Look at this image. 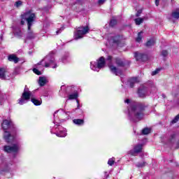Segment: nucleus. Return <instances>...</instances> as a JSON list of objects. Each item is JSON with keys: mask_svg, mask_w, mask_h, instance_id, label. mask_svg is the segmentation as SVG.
Instances as JSON below:
<instances>
[{"mask_svg": "<svg viewBox=\"0 0 179 179\" xmlns=\"http://www.w3.org/2000/svg\"><path fill=\"white\" fill-rule=\"evenodd\" d=\"M78 106H77V108L73 109V111H76V110H79V108H80V104H79V100L76 101Z\"/></svg>", "mask_w": 179, "mask_h": 179, "instance_id": "38", "label": "nucleus"}, {"mask_svg": "<svg viewBox=\"0 0 179 179\" xmlns=\"http://www.w3.org/2000/svg\"><path fill=\"white\" fill-rule=\"evenodd\" d=\"M104 2H106V0H98V3L99 5H103V3H104Z\"/></svg>", "mask_w": 179, "mask_h": 179, "instance_id": "41", "label": "nucleus"}, {"mask_svg": "<svg viewBox=\"0 0 179 179\" xmlns=\"http://www.w3.org/2000/svg\"><path fill=\"white\" fill-rule=\"evenodd\" d=\"M162 57H167V55H169V52H167V50H162Z\"/></svg>", "mask_w": 179, "mask_h": 179, "instance_id": "33", "label": "nucleus"}, {"mask_svg": "<svg viewBox=\"0 0 179 179\" xmlns=\"http://www.w3.org/2000/svg\"><path fill=\"white\" fill-rule=\"evenodd\" d=\"M8 60L10 61V62H14V64H17V62L20 61L19 57H16V55L15 54L8 55Z\"/></svg>", "mask_w": 179, "mask_h": 179, "instance_id": "14", "label": "nucleus"}, {"mask_svg": "<svg viewBox=\"0 0 179 179\" xmlns=\"http://www.w3.org/2000/svg\"><path fill=\"white\" fill-rule=\"evenodd\" d=\"M143 145L142 144H138L134 147V150H130L129 151V155H131V156H135V153H141L142 152V148Z\"/></svg>", "mask_w": 179, "mask_h": 179, "instance_id": "12", "label": "nucleus"}, {"mask_svg": "<svg viewBox=\"0 0 179 179\" xmlns=\"http://www.w3.org/2000/svg\"><path fill=\"white\" fill-rule=\"evenodd\" d=\"M70 112H66V114L68 115V114H69Z\"/></svg>", "mask_w": 179, "mask_h": 179, "instance_id": "46", "label": "nucleus"}, {"mask_svg": "<svg viewBox=\"0 0 179 179\" xmlns=\"http://www.w3.org/2000/svg\"><path fill=\"white\" fill-rule=\"evenodd\" d=\"M173 90H176V88H173Z\"/></svg>", "mask_w": 179, "mask_h": 179, "instance_id": "50", "label": "nucleus"}, {"mask_svg": "<svg viewBox=\"0 0 179 179\" xmlns=\"http://www.w3.org/2000/svg\"><path fill=\"white\" fill-rule=\"evenodd\" d=\"M80 2V0H77L76 3H79Z\"/></svg>", "mask_w": 179, "mask_h": 179, "instance_id": "45", "label": "nucleus"}, {"mask_svg": "<svg viewBox=\"0 0 179 179\" xmlns=\"http://www.w3.org/2000/svg\"><path fill=\"white\" fill-rule=\"evenodd\" d=\"M68 55H66V56H64L62 58V61L64 64H65V61H66V59H68Z\"/></svg>", "mask_w": 179, "mask_h": 179, "instance_id": "37", "label": "nucleus"}, {"mask_svg": "<svg viewBox=\"0 0 179 179\" xmlns=\"http://www.w3.org/2000/svg\"><path fill=\"white\" fill-rule=\"evenodd\" d=\"M91 65H93V62H91Z\"/></svg>", "mask_w": 179, "mask_h": 179, "instance_id": "48", "label": "nucleus"}, {"mask_svg": "<svg viewBox=\"0 0 179 179\" xmlns=\"http://www.w3.org/2000/svg\"><path fill=\"white\" fill-rule=\"evenodd\" d=\"M143 135H148V134H150V129L149 128H144L142 130Z\"/></svg>", "mask_w": 179, "mask_h": 179, "instance_id": "27", "label": "nucleus"}, {"mask_svg": "<svg viewBox=\"0 0 179 179\" xmlns=\"http://www.w3.org/2000/svg\"><path fill=\"white\" fill-rule=\"evenodd\" d=\"M31 101L34 104V106H41V101H38V99H36L34 98H32Z\"/></svg>", "mask_w": 179, "mask_h": 179, "instance_id": "21", "label": "nucleus"}, {"mask_svg": "<svg viewBox=\"0 0 179 179\" xmlns=\"http://www.w3.org/2000/svg\"><path fill=\"white\" fill-rule=\"evenodd\" d=\"M163 97H164V94H162Z\"/></svg>", "mask_w": 179, "mask_h": 179, "instance_id": "49", "label": "nucleus"}, {"mask_svg": "<svg viewBox=\"0 0 179 179\" xmlns=\"http://www.w3.org/2000/svg\"><path fill=\"white\" fill-rule=\"evenodd\" d=\"M127 82L129 87L132 88L135 85V83H139V78L138 77H133L131 78H129Z\"/></svg>", "mask_w": 179, "mask_h": 179, "instance_id": "13", "label": "nucleus"}, {"mask_svg": "<svg viewBox=\"0 0 179 179\" xmlns=\"http://www.w3.org/2000/svg\"><path fill=\"white\" fill-rule=\"evenodd\" d=\"M159 2H160V0H155V5H156V6H159Z\"/></svg>", "mask_w": 179, "mask_h": 179, "instance_id": "42", "label": "nucleus"}, {"mask_svg": "<svg viewBox=\"0 0 179 179\" xmlns=\"http://www.w3.org/2000/svg\"><path fill=\"white\" fill-rule=\"evenodd\" d=\"M155 44H156V38H152L145 43V46L152 47L155 45Z\"/></svg>", "mask_w": 179, "mask_h": 179, "instance_id": "16", "label": "nucleus"}, {"mask_svg": "<svg viewBox=\"0 0 179 179\" xmlns=\"http://www.w3.org/2000/svg\"><path fill=\"white\" fill-rule=\"evenodd\" d=\"M136 167H145V166H146V162H138L136 164Z\"/></svg>", "mask_w": 179, "mask_h": 179, "instance_id": "28", "label": "nucleus"}, {"mask_svg": "<svg viewBox=\"0 0 179 179\" xmlns=\"http://www.w3.org/2000/svg\"><path fill=\"white\" fill-rule=\"evenodd\" d=\"M47 82V78L45 77H39L38 83L40 86H44Z\"/></svg>", "mask_w": 179, "mask_h": 179, "instance_id": "19", "label": "nucleus"}, {"mask_svg": "<svg viewBox=\"0 0 179 179\" xmlns=\"http://www.w3.org/2000/svg\"><path fill=\"white\" fill-rule=\"evenodd\" d=\"M31 96V92H27L24 90V92L22 94L21 98L19 99L18 104L22 106V104H26L29 100H30V97Z\"/></svg>", "mask_w": 179, "mask_h": 179, "instance_id": "7", "label": "nucleus"}, {"mask_svg": "<svg viewBox=\"0 0 179 179\" xmlns=\"http://www.w3.org/2000/svg\"><path fill=\"white\" fill-rule=\"evenodd\" d=\"M141 13H142V10H138L136 14V17H139L141 16Z\"/></svg>", "mask_w": 179, "mask_h": 179, "instance_id": "39", "label": "nucleus"}, {"mask_svg": "<svg viewBox=\"0 0 179 179\" xmlns=\"http://www.w3.org/2000/svg\"><path fill=\"white\" fill-rule=\"evenodd\" d=\"M33 72H34V73H36V75H41V71H40L36 68L33 69Z\"/></svg>", "mask_w": 179, "mask_h": 179, "instance_id": "31", "label": "nucleus"}, {"mask_svg": "<svg viewBox=\"0 0 179 179\" xmlns=\"http://www.w3.org/2000/svg\"><path fill=\"white\" fill-rule=\"evenodd\" d=\"M134 57L136 61H141L142 62H145V61H148V55H145L143 53H139L138 52H135Z\"/></svg>", "mask_w": 179, "mask_h": 179, "instance_id": "10", "label": "nucleus"}, {"mask_svg": "<svg viewBox=\"0 0 179 179\" xmlns=\"http://www.w3.org/2000/svg\"><path fill=\"white\" fill-rule=\"evenodd\" d=\"M15 6H17V8H19V6H22V1H18L15 3Z\"/></svg>", "mask_w": 179, "mask_h": 179, "instance_id": "36", "label": "nucleus"}, {"mask_svg": "<svg viewBox=\"0 0 179 179\" xmlns=\"http://www.w3.org/2000/svg\"><path fill=\"white\" fill-rule=\"evenodd\" d=\"M115 24H117V20H110V26L111 27H114L115 26Z\"/></svg>", "mask_w": 179, "mask_h": 179, "instance_id": "30", "label": "nucleus"}, {"mask_svg": "<svg viewBox=\"0 0 179 179\" xmlns=\"http://www.w3.org/2000/svg\"><path fill=\"white\" fill-rule=\"evenodd\" d=\"M4 151H6L7 153H17L19 151V145L14 144L12 146L5 145Z\"/></svg>", "mask_w": 179, "mask_h": 179, "instance_id": "9", "label": "nucleus"}, {"mask_svg": "<svg viewBox=\"0 0 179 179\" xmlns=\"http://www.w3.org/2000/svg\"><path fill=\"white\" fill-rule=\"evenodd\" d=\"M138 96L143 99L148 96V88L145 86H141L138 91Z\"/></svg>", "mask_w": 179, "mask_h": 179, "instance_id": "11", "label": "nucleus"}, {"mask_svg": "<svg viewBox=\"0 0 179 179\" xmlns=\"http://www.w3.org/2000/svg\"><path fill=\"white\" fill-rule=\"evenodd\" d=\"M104 66H106V59L104 57H101L97 62H94L93 66H91V69L92 71L99 72V70L104 68Z\"/></svg>", "mask_w": 179, "mask_h": 179, "instance_id": "6", "label": "nucleus"}, {"mask_svg": "<svg viewBox=\"0 0 179 179\" xmlns=\"http://www.w3.org/2000/svg\"><path fill=\"white\" fill-rule=\"evenodd\" d=\"M56 136H59V138H65L66 136V132L64 131H60L59 133H56Z\"/></svg>", "mask_w": 179, "mask_h": 179, "instance_id": "23", "label": "nucleus"}, {"mask_svg": "<svg viewBox=\"0 0 179 179\" xmlns=\"http://www.w3.org/2000/svg\"><path fill=\"white\" fill-rule=\"evenodd\" d=\"M0 1H3V0H0Z\"/></svg>", "mask_w": 179, "mask_h": 179, "instance_id": "51", "label": "nucleus"}, {"mask_svg": "<svg viewBox=\"0 0 179 179\" xmlns=\"http://www.w3.org/2000/svg\"><path fill=\"white\" fill-rule=\"evenodd\" d=\"M43 62H45V65H43ZM40 65H42L43 67L45 66V68H49V66H51V68L53 69L57 68V64H55V59L54 58V56L51 55L46 56L39 63L37 64V66H40Z\"/></svg>", "mask_w": 179, "mask_h": 179, "instance_id": "4", "label": "nucleus"}, {"mask_svg": "<svg viewBox=\"0 0 179 179\" xmlns=\"http://www.w3.org/2000/svg\"><path fill=\"white\" fill-rule=\"evenodd\" d=\"M160 71H162V69H157L155 71L152 72V76H155V75H157Z\"/></svg>", "mask_w": 179, "mask_h": 179, "instance_id": "32", "label": "nucleus"}, {"mask_svg": "<svg viewBox=\"0 0 179 179\" xmlns=\"http://www.w3.org/2000/svg\"><path fill=\"white\" fill-rule=\"evenodd\" d=\"M142 34H143V31H141L138 34V36L136 38V41L137 43H141V41H142Z\"/></svg>", "mask_w": 179, "mask_h": 179, "instance_id": "22", "label": "nucleus"}, {"mask_svg": "<svg viewBox=\"0 0 179 179\" xmlns=\"http://www.w3.org/2000/svg\"><path fill=\"white\" fill-rule=\"evenodd\" d=\"M0 79H6V69L0 68Z\"/></svg>", "mask_w": 179, "mask_h": 179, "instance_id": "17", "label": "nucleus"}, {"mask_svg": "<svg viewBox=\"0 0 179 179\" xmlns=\"http://www.w3.org/2000/svg\"><path fill=\"white\" fill-rule=\"evenodd\" d=\"M64 29H65L64 27H61L59 30L56 31L57 34H59V33H62Z\"/></svg>", "mask_w": 179, "mask_h": 179, "instance_id": "40", "label": "nucleus"}, {"mask_svg": "<svg viewBox=\"0 0 179 179\" xmlns=\"http://www.w3.org/2000/svg\"><path fill=\"white\" fill-rule=\"evenodd\" d=\"M115 62L117 66H120L121 68L125 66V61L122 60L120 57H116L115 59Z\"/></svg>", "mask_w": 179, "mask_h": 179, "instance_id": "15", "label": "nucleus"}, {"mask_svg": "<svg viewBox=\"0 0 179 179\" xmlns=\"http://www.w3.org/2000/svg\"><path fill=\"white\" fill-rule=\"evenodd\" d=\"M172 17H173L174 19L179 18V8L172 12Z\"/></svg>", "mask_w": 179, "mask_h": 179, "instance_id": "20", "label": "nucleus"}, {"mask_svg": "<svg viewBox=\"0 0 179 179\" xmlns=\"http://www.w3.org/2000/svg\"><path fill=\"white\" fill-rule=\"evenodd\" d=\"M3 94H0V104L2 105V103L3 101Z\"/></svg>", "mask_w": 179, "mask_h": 179, "instance_id": "35", "label": "nucleus"}, {"mask_svg": "<svg viewBox=\"0 0 179 179\" xmlns=\"http://www.w3.org/2000/svg\"><path fill=\"white\" fill-rule=\"evenodd\" d=\"M78 93H74L69 95V100H75L78 99Z\"/></svg>", "mask_w": 179, "mask_h": 179, "instance_id": "25", "label": "nucleus"}, {"mask_svg": "<svg viewBox=\"0 0 179 179\" xmlns=\"http://www.w3.org/2000/svg\"><path fill=\"white\" fill-rule=\"evenodd\" d=\"M73 122L76 125L80 126V125H83V124H85V120L83 119H74V120H73Z\"/></svg>", "mask_w": 179, "mask_h": 179, "instance_id": "18", "label": "nucleus"}, {"mask_svg": "<svg viewBox=\"0 0 179 179\" xmlns=\"http://www.w3.org/2000/svg\"><path fill=\"white\" fill-rule=\"evenodd\" d=\"M105 62L108 64V66L110 69V71L113 73L118 76V69H117L115 66H113V56H108V57L105 60Z\"/></svg>", "mask_w": 179, "mask_h": 179, "instance_id": "8", "label": "nucleus"}, {"mask_svg": "<svg viewBox=\"0 0 179 179\" xmlns=\"http://www.w3.org/2000/svg\"><path fill=\"white\" fill-rule=\"evenodd\" d=\"M172 94H173V95H175V96H176V94H174V92H172Z\"/></svg>", "mask_w": 179, "mask_h": 179, "instance_id": "47", "label": "nucleus"}, {"mask_svg": "<svg viewBox=\"0 0 179 179\" xmlns=\"http://www.w3.org/2000/svg\"><path fill=\"white\" fill-rule=\"evenodd\" d=\"M113 43L115 44H120V36H116L113 37Z\"/></svg>", "mask_w": 179, "mask_h": 179, "instance_id": "26", "label": "nucleus"}, {"mask_svg": "<svg viewBox=\"0 0 179 179\" xmlns=\"http://www.w3.org/2000/svg\"><path fill=\"white\" fill-rule=\"evenodd\" d=\"M114 159H109L108 161V164L109 166H113V164H114Z\"/></svg>", "mask_w": 179, "mask_h": 179, "instance_id": "34", "label": "nucleus"}, {"mask_svg": "<svg viewBox=\"0 0 179 179\" xmlns=\"http://www.w3.org/2000/svg\"><path fill=\"white\" fill-rule=\"evenodd\" d=\"M143 20H144L143 18L138 17V18L135 19V23H136V24H137V26H139V24H141V23H143Z\"/></svg>", "mask_w": 179, "mask_h": 179, "instance_id": "24", "label": "nucleus"}, {"mask_svg": "<svg viewBox=\"0 0 179 179\" xmlns=\"http://www.w3.org/2000/svg\"><path fill=\"white\" fill-rule=\"evenodd\" d=\"M4 131L3 138L7 143H13L15 135H16V128L12 121L4 120L1 124Z\"/></svg>", "mask_w": 179, "mask_h": 179, "instance_id": "2", "label": "nucleus"}, {"mask_svg": "<svg viewBox=\"0 0 179 179\" xmlns=\"http://www.w3.org/2000/svg\"><path fill=\"white\" fill-rule=\"evenodd\" d=\"M89 27H78L77 31L74 34L75 39L79 40V38H83V36L87 33H89Z\"/></svg>", "mask_w": 179, "mask_h": 179, "instance_id": "5", "label": "nucleus"}, {"mask_svg": "<svg viewBox=\"0 0 179 179\" xmlns=\"http://www.w3.org/2000/svg\"><path fill=\"white\" fill-rule=\"evenodd\" d=\"M21 24H24V21H23V20H21Z\"/></svg>", "mask_w": 179, "mask_h": 179, "instance_id": "44", "label": "nucleus"}, {"mask_svg": "<svg viewBox=\"0 0 179 179\" xmlns=\"http://www.w3.org/2000/svg\"><path fill=\"white\" fill-rule=\"evenodd\" d=\"M124 103L129 104L127 106L129 120L131 122H138L143 118L145 110L148 108V104L143 102L131 101L129 99H126Z\"/></svg>", "mask_w": 179, "mask_h": 179, "instance_id": "1", "label": "nucleus"}, {"mask_svg": "<svg viewBox=\"0 0 179 179\" xmlns=\"http://www.w3.org/2000/svg\"><path fill=\"white\" fill-rule=\"evenodd\" d=\"M179 120V115H176L173 120H171V124H176Z\"/></svg>", "mask_w": 179, "mask_h": 179, "instance_id": "29", "label": "nucleus"}, {"mask_svg": "<svg viewBox=\"0 0 179 179\" xmlns=\"http://www.w3.org/2000/svg\"><path fill=\"white\" fill-rule=\"evenodd\" d=\"M0 22H1V19H0Z\"/></svg>", "mask_w": 179, "mask_h": 179, "instance_id": "52", "label": "nucleus"}, {"mask_svg": "<svg viewBox=\"0 0 179 179\" xmlns=\"http://www.w3.org/2000/svg\"><path fill=\"white\" fill-rule=\"evenodd\" d=\"M21 16H22V19H24L27 22L29 32L27 34V38L29 40L36 38L37 35L30 31L31 26H33V23H34V20H36V14L34 13H31V11H27L21 15Z\"/></svg>", "mask_w": 179, "mask_h": 179, "instance_id": "3", "label": "nucleus"}, {"mask_svg": "<svg viewBox=\"0 0 179 179\" xmlns=\"http://www.w3.org/2000/svg\"><path fill=\"white\" fill-rule=\"evenodd\" d=\"M152 90H154L155 92H157V88L156 87H152Z\"/></svg>", "mask_w": 179, "mask_h": 179, "instance_id": "43", "label": "nucleus"}]
</instances>
